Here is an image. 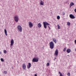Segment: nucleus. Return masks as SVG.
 I'll use <instances>...</instances> for the list:
<instances>
[{
    "instance_id": "2f4dec72",
    "label": "nucleus",
    "mask_w": 76,
    "mask_h": 76,
    "mask_svg": "<svg viewBox=\"0 0 76 76\" xmlns=\"http://www.w3.org/2000/svg\"><path fill=\"white\" fill-rule=\"evenodd\" d=\"M49 28V29L50 30V29H51V28H50H50Z\"/></svg>"
},
{
    "instance_id": "f03ea898",
    "label": "nucleus",
    "mask_w": 76,
    "mask_h": 76,
    "mask_svg": "<svg viewBox=\"0 0 76 76\" xmlns=\"http://www.w3.org/2000/svg\"><path fill=\"white\" fill-rule=\"evenodd\" d=\"M43 25L44 28L45 29L47 28V25L48 26H49L50 25V24L48 23L47 22H43Z\"/></svg>"
},
{
    "instance_id": "7ed1b4c3",
    "label": "nucleus",
    "mask_w": 76,
    "mask_h": 76,
    "mask_svg": "<svg viewBox=\"0 0 76 76\" xmlns=\"http://www.w3.org/2000/svg\"><path fill=\"white\" fill-rule=\"evenodd\" d=\"M39 60L38 58H33L32 59V62L34 63L35 62H38Z\"/></svg>"
},
{
    "instance_id": "c756f323",
    "label": "nucleus",
    "mask_w": 76,
    "mask_h": 76,
    "mask_svg": "<svg viewBox=\"0 0 76 76\" xmlns=\"http://www.w3.org/2000/svg\"><path fill=\"white\" fill-rule=\"evenodd\" d=\"M63 15H65V13H63Z\"/></svg>"
},
{
    "instance_id": "a878e982",
    "label": "nucleus",
    "mask_w": 76,
    "mask_h": 76,
    "mask_svg": "<svg viewBox=\"0 0 76 76\" xmlns=\"http://www.w3.org/2000/svg\"><path fill=\"white\" fill-rule=\"evenodd\" d=\"M50 66V64L49 63H48L47 65V66Z\"/></svg>"
},
{
    "instance_id": "b1692460",
    "label": "nucleus",
    "mask_w": 76,
    "mask_h": 76,
    "mask_svg": "<svg viewBox=\"0 0 76 76\" xmlns=\"http://www.w3.org/2000/svg\"><path fill=\"white\" fill-rule=\"evenodd\" d=\"M4 54H6V50H4Z\"/></svg>"
},
{
    "instance_id": "aec40b11",
    "label": "nucleus",
    "mask_w": 76,
    "mask_h": 76,
    "mask_svg": "<svg viewBox=\"0 0 76 76\" xmlns=\"http://www.w3.org/2000/svg\"><path fill=\"white\" fill-rule=\"evenodd\" d=\"M57 26L58 27V29H60V26H59V25L58 24L57 25Z\"/></svg>"
},
{
    "instance_id": "bb28decb",
    "label": "nucleus",
    "mask_w": 76,
    "mask_h": 76,
    "mask_svg": "<svg viewBox=\"0 0 76 76\" xmlns=\"http://www.w3.org/2000/svg\"><path fill=\"white\" fill-rule=\"evenodd\" d=\"M67 75H68V76H70V73H68L67 74Z\"/></svg>"
},
{
    "instance_id": "a211bd4d",
    "label": "nucleus",
    "mask_w": 76,
    "mask_h": 76,
    "mask_svg": "<svg viewBox=\"0 0 76 76\" xmlns=\"http://www.w3.org/2000/svg\"><path fill=\"white\" fill-rule=\"evenodd\" d=\"M67 25H68V26L70 25V22H68L67 23Z\"/></svg>"
},
{
    "instance_id": "4be33fe9",
    "label": "nucleus",
    "mask_w": 76,
    "mask_h": 76,
    "mask_svg": "<svg viewBox=\"0 0 76 76\" xmlns=\"http://www.w3.org/2000/svg\"><path fill=\"white\" fill-rule=\"evenodd\" d=\"M1 61H3V62L4 61V60H3V58H1Z\"/></svg>"
},
{
    "instance_id": "412c9836",
    "label": "nucleus",
    "mask_w": 76,
    "mask_h": 76,
    "mask_svg": "<svg viewBox=\"0 0 76 76\" xmlns=\"http://www.w3.org/2000/svg\"><path fill=\"white\" fill-rule=\"evenodd\" d=\"M66 51V48H65L64 49V50H63V51L64 52H65Z\"/></svg>"
},
{
    "instance_id": "9d476101",
    "label": "nucleus",
    "mask_w": 76,
    "mask_h": 76,
    "mask_svg": "<svg viewBox=\"0 0 76 76\" xmlns=\"http://www.w3.org/2000/svg\"><path fill=\"white\" fill-rule=\"evenodd\" d=\"M31 67V64L30 63H28V65L27 66V68L28 69H30Z\"/></svg>"
},
{
    "instance_id": "0eeeda50",
    "label": "nucleus",
    "mask_w": 76,
    "mask_h": 76,
    "mask_svg": "<svg viewBox=\"0 0 76 76\" xmlns=\"http://www.w3.org/2000/svg\"><path fill=\"white\" fill-rule=\"evenodd\" d=\"M58 49H56V50L55 52V53L54 54V55L55 56H56V57H57V56H58Z\"/></svg>"
},
{
    "instance_id": "423d86ee",
    "label": "nucleus",
    "mask_w": 76,
    "mask_h": 76,
    "mask_svg": "<svg viewBox=\"0 0 76 76\" xmlns=\"http://www.w3.org/2000/svg\"><path fill=\"white\" fill-rule=\"evenodd\" d=\"M29 28H31L33 26V24L31 22H28Z\"/></svg>"
},
{
    "instance_id": "dca6fc26",
    "label": "nucleus",
    "mask_w": 76,
    "mask_h": 76,
    "mask_svg": "<svg viewBox=\"0 0 76 76\" xmlns=\"http://www.w3.org/2000/svg\"><path fill=\"white\" fill-rule=\"evenodd\" d=\"M4 32L6 36H7V30L6 29H4Z\"/></svg>"
},
{
    "instance_id": "39448f33",
    "label": "nucleus",
    "mask_w": 76,
    "mask_h": 76,
    "mask_svg": "<svg viewBox=\"0 0 76 76\" xmlns=\"http://www.w3.org/2000/svg\"><path fill=\"white\" fill-rule=\"evenodd\" d=\"M14 19L15 22H18L19 21V17L17 16H16L14 17Z\"/></svg>"
},
{
    "instance_id": "4468645a",
    "label": "nucleus",
    "mask_w": 76,
    "mask_h": 76,
    "mask_svg": "<svg viewBox=\"0 0 76 76\" xmlns=\"http://www.w3.org/2000/svg\"><path fill=\"white\" fill-rule=\"evenodd\" d=\"M44 2L43 1H42V0H41V2L40 3V5H44Z\"/></svg>"
},
{
    "instance_id": "393cba45",
    "label": "nucleus",
    "mask_w": 76,
    "mask_h": 76,
    "mask_svg": "<svg viewBox=\"0 0 76 76\" xmlns=\"http://www.w3.org/2000/svg\"><path fill=\"white\" fill-rule=\"evenodd\" d=\"M4 73H5V75H6L7 74V71H4Z\"/></svg>"
},
{
    "instance_id": "9b49d317",
    "label": "nucleus",
    "mask_w": 76,
    "mask_h": 76,
    "mask_svg": "<svg viewBox=\"0 0 76 76\" xmlns=\"http://www.w3.org/2000/svg\"><path fill=\"white\" fill-rule=\"evenodd\" d=\"M66 52L67 53H70L71 52V50L70 49H68L66 50Z\"/></svg>"
},
{
    "instance_id": "5701e85b",
    "label": "nucleus",
    "mask_w": 76,
    "mask_h": 76,
    "mask_svg": "<svg viewBox=\"0 0 76 76\" xmlns=\"http://www.w3.org/2000/svg\"><path fill=\"white\" fill-rule=\"evenodd\" d=\"M59 73L60 75V76H62V74H61V72H59Z\"/></svg>"
},
{
    "instance_id": "20e7f679",
    "label": "nucleus",
    "mask_w": 76,
    "mask_h": 76,
    "mask_svg": "<svg viewBox=\"0 0 76 76\" xmlns=\"http://www.w3.org/2000/svg\"><path fill=\"white\" fill-rule=\"evenodd\" d=\"M17 28L20 32H21L22 31V28L21 26H20V25L18 26Z\"/></svg>"
},
{
    "instance_id": "f8f14e48",
    "label": "nucleus",
    "mask_w": 76,
    "mask_h": 76,
    "mask_svg": "<svg viewBox=\"0 0 76 76\" xmlns=\"http://www.w3.org/2000/svg\"><path fill=\"white\" fill-rule=\"evenodd\" d=\"M22 67H23V69H25L26 67V65L24 64H23L22 65Z\"/></svg>"
},
{
    "instance_id": "7c9ffc66",
    "label": "nucleus",
    "mask_w": 76,
    "mask_h": 76,
    "mask_svg": "<svg viewBox=\"0 0 76 76\" xmlns=\"http://www.w3.org/2000/svg\"><path fill=\"white\" fill-rule=\"evenodd\" d=\"M75 42L76 44V40H75Z\"/></svg>"
},
{
    "instance_id": "6e6552de",
    "label": "nucleus",
    "mask_w": 76,
    "mask_h": 76,
    "mask_svg": "<svg viewBox=\"0 0 76 76\" xmlns=\"http://www.w3.org/2000/svg\"><path fill=\"white\" fill-rule=\"evenodd\" d=\"M69 18H70L71 19H75V17L72 14H70L69 15Z\"/></svg>"
},
{
    "instance_id": "6ab92c4d",
    "label": "nucleus",
    "mask_w": 76,
    "mask_h": 76,
    "mask_svg": "<svg viewBox=\"0 0 76 76\" xmlns=\"http://www.w3.org/2000/svg\"><path fill=\"white\" fill-rule=\"evenodd\" d=\"M57 19H60V16L58 15L57 16Z\"/></svg>"
},
{
    "instance_id": "72a5a7b5",
    "label": "nucleus",
    "mask_w": 76,
    "mask_h": 76,
    "mask_svg": "<svg viewBox=\"0 0 76 76\" xmlns=\"http://www.w3.org/2000/svg\"><path fill=\"white\" fill-rule=\"evenodd\" d=\"M69 56V55H67V56Z\"/></svg>"
},
{
    "instance_id": "cd10ccee",
    "label": "nucleus",
    "mask_w": 76,
    "mask_h": 76,
    "mask_svg": "<svg viewBox=\"0 0 76 76\" xmlns=\"http://www.w3.org/2000/svg\"><path fill=\"white\" fill-rule=\"evenodd\" d=\"M74 10L75 12L76 13V9H75Z\"/></svg>"
},
{
    "instance_id": "1a4fd4ad",
    "label": "nucleus",
    "mask_w": 76,
    "mask_h": 76,
    "mask_svg": "<svg viewBox=\"0 0 76 76\" xmlns=\"http://www.w3.org/2000/svg\"><path fill=\"white\" fill-rule=\"evenodd\" d=\"M11 44L10 45L11 46H12L13 45V44H14V40L13 39H12L11 40Z\"/></svg>"
},
{
    "instance_id": "f257e3e1",
    "label": "nucleus",
    "mask_w": 76,
    "mask_h": 76,
    "mask_svg": "<svg viewBox=\"0 0 76 76\" xmlns=\"http://www.w3.org/2000/svg\"><path fill=\"white\" fill-rule=\"evenodd\" d=\"M50 48L53 50L54 47V44L53 42H51L49 43Z\"/></svg>"
},
{
    "instance_id": "2eb2a0df",
    "label": "nucleus",
    "mask_w": 76,
    "mask_h": 76,
    "mask_svg": "<svg viewBox=\"0 0 76 76\" xmlns=\"http://www.w3.org/2000/svg\"><path fill=\"white\" fill-rule=\"evenodd\" d=\"M53 42H54L55 44H56V43H57V40H56V39H53Z\"/></svg>"
},
{
    "instance_id": "f3484780",
    "label": "nucleus",
    "mask_w": 76,
    "mask_h": 76,
    "mask_svg": "<svg viewBox=\"0 0 76 76\" xmlns=\"http://www.w3.org/2000/svg\"><path fill=\"white\" fill-rule=\"evenodd\" d=\"M75 4H74L73 2H71L70 4V7H71L72 6H73V5H74Z\"/></svg>"
},
{
    "instance_id": "473e14b6",
    "label": "nucleus",
    "mask_w": 76,
    "mask_h": 76,
    "mask_svg": "<svg viewBox=\"0 0 76 76\" xmlns=\"http://www.w3.org/2000/svg\"><path fill=\"white\" fill-rule=\"evenodd\" d=\"M48 28H50V26H48Z\"/></svg>"
},
{
    "instance_id": "c85d7f7f",
    "label": "nucleus",
    "mask_w": 76,
    "mask_h": 76,
    "mask_svg": "<svg viewBox=\"0 0 76 76\" xmlns=\"http://www.w3.org/2000/svg\"><path fill=\"white\" fill-rule=\"evenodd\" d=\"M56 58L55 57V58H54V61H55V60H56Z\"/></svg>"
},
{
    "instance_id": "ddd939ff",
    "label": "nucleus",
    "mask_w": 76,
    "mask_h": 76,
    "mask_svg": "<svg viewBox=\"0 0 76 76\" xmlns=\"http://www.w3.org/2000/svg\"><path fill=\"white\" fill-rule=\"evenodd\" d=\"M42 26V25L41 24V23H39L37 24V27H38L39 28H41Z\"/></svg>"
}]
</instances>
